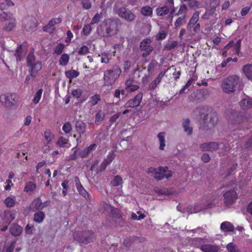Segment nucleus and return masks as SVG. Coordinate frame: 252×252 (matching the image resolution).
Wrapping results in <instances>:
<instances>
[{
    "label": "nucleus",
    "instance_id": "9d476101",
    "mask_svg": "<svg viewBox=\"0 0 252 252\" xmlns=\"http://www.w3.org/2000/svg\"><path fill=\"white\" fill-rule=\"evenodd\" d=\"M241 46V40L239 39L236 43L233 40H231L229 43L225 45L224 49L226 50L222 53V56L223 57H226L227 56V50L230 48H233L235 51V54L239 55L240 53Z\"/></svg>",
    "mask_w": 252,
    "mask_h": 252
},
{
    "label": "nucleus",
    "instance_id": "f03ea898",
    "mask_svg": "<svg viewBox=\"0 0 252 252\" xmlns=\"http://www.w3.org/2000/svg\"><path fill=\"white\" fill-rule=\"evenodd\" d=\"M122 73V70L117 65H113L111 68L107 69L104 72L103 80L104 84L111 86L118 81Z\"/></svg>",
    "mask_w": 252,
    "mask_h": 252
},
{
    "label": "nucleus",
    "instance_id": "c9c22d12",
    "mask_svg": "<svg viewBox=\"0 0 252 252\" xmlns=\"http://www.w3.org/2000/svg\"><path fill=\"white\" fill-rule=\"evenodd\" d=\"M44 138L47 141V144H50L54 138V135L49 130H46L44 133Z\"/></svg>",
    "mask_w": 252,
    "mask_h": 252
},
{
    "label": "nucleus",
    "instance_id": "b1692460",
    "mask_svg": "<svg viewBox=\"0 0 252 252\" xmlns=\"http://www.w3.org/2000/svg\"><path fill=\"white\" fill-rule=\"evenodd\" d=\"M23 228L18 224H14L10 227V232L11 234L15 236H19L22 231Z\"/></svg>",
    "mask_w": 252,
    "mask_h": 252
},
{
    "label": "nucleus",
    "instance_id": "bf43d9fd",
    "mask_svg": "<svg viewBox=\"0 0 252 252\" xmlns=\"http://www.w3.org/2000/svg\"><path fill=\"white\" fill-rule=\"evenodd\" d=\"M71 94L73 97L78 98L82 95V91L80 89H73L72 90Z\"/></svg>",
    "mask_w": 252,
    "mask_h": 252
},
{
    "label": "nucleus",
    "instance_id": "09e8293b",
    "mask_svg": "<svg viewBox=\"0 0 252 252\" xmlns=\"http://www.w3.org/2000/svg\"><path fill=\"white\" fill-rule=\"evenodd\" d=\"M68 142V139L64 137H60L57 142V145L60 147H64Z\"/></svg>",
    "mask_w": 252,
    "mask_h": 252
},
{
    "label": "nucleus",
    "instance_id": "7c9ffc66",
    "mask_svg": "<svg viewBox=\"0 0 252 252\" xmlns=\"http://www.w3.org/2000/svg\"><path fill=\"white\" fill-rule=\"evenodd\" d=\"M169 12V8L166 5L158 7L156 9V13L158 16H163L168 14Z\"/></svg>",
    "mask_w": 252,
    "mask_h": 252
},
{
    "label": "nucleus",
    "instance_id": "6e6552de",
    "mask_svg": "<svg viewBox=\"0 0 252 252\" xmlns=\"http://www.w3.org/2000/svg\"><path fill=\"white\" fill-rule=\"evenodd\" d=\"M0 18L1 20L10 21L5 27V31H11L16 26V19L13 17L12 13L3 12L0 14Z\"/></svg>",
    "mask_w": 252,
    "mask_h": 252
},
{
    "label": "nucleus",
    "instance_id": "c85d7f7f",
    "mask_svg": "<svg viewBox=\"0 0 252 252\" xmlns=\"http://www.w3.org/2000/svg\"><path fill=\"white\" fill-rule=\"evenodd\" d=\"M14 54L16 57V60L17 61H21L23 59L26 55V52L23 49L22 45L18 47L16 53Z\"/></svg>",
    "mask_w": 252,
    "mask_h": 252
},
{
    "label": "nucleus",
    "instance_id": "8fccbe9b",
    "mask_svg": "<svg viewBox=\"0 0 252 252\" xmlns=\"http://www.w3.org/2000/svg\"><path fill=\"white\" fill-rule=\"evenodd\" d=\"M137 239L135 237H130L126 238L124 241V244L126 247H129L132 245L133 243Z\"/></svg>",
    "mask_w": 252,
    "mask_h": 252
},
{
    "label": "nucleus",
    "instance_id": "423d86ee",
    "mask_svg": "<svg viewBox=\"0 0 252 252\" xmlns=\"http://www.w3.org/2000/svg\"><path fill=\"white\" fill-rule=\"evenodd\" d=\"M223 196V203L228 208L234 204L238 199V194L236 191L234 190H230L224 192Z\"/></svg>",
    "mask_w": 252,
    "mask_h": 252
},
{
    "label": "nucleus",
    "instance_id": "4468645a",
    "mask_svg": "<svg viewBox=\"0 0 252 252\" xmlns=\"http://www.w3.org/2000/svg\"><path fill=\"white\" fill-rule=\"evenodd\" d=\"M143 98V93H139L133 98L129 99L126 104V107L135 108L139 105Z\"/></svg>",
    "mask_w": 252,
    "mask_h": 252
},
{
    "label": "nucleus",
    "instance_id": "412c9836",
    "mask_svg": "<svg viewBox=\"0 0 252 252\" xmlns=\"http://www.w3.org/2000/svg\"><path fill=\"white\" fill-rule=\"evenodd\" d=\"M96 145L95 143L92 144L88 146L84 150L81 151L80 152V157L81 158H85L88 156L93 150L96 147Z\"/></svg>",
    "mask_w": 252,
    "mask_h": 252
},
{
    "label": "nucleus",
    "instance_id": "dca6fc26",
    "mask_svg": "<svg viewBox=\"0 0 252 252\" xmlns=\"http://www.w3.org/2000/svg\"><path fill=\"white\" fill-rule=\"evenodd\" d=\"M49 204L48 201L43 203L40 198L35 199L31 203V206L33 211L42 210Z\"/></svg>",
    "mask_w": 252,
    "mask_h": 252
},
{
    "label": "nucleus",
    "instance_id": "f3484780",
    "mask_svg": "<svg viewBox=\"0 0 252 252\" xmlns=\"http://www.w3.org/2000/svg\"><path fill=\"white\" fill-rule=\"evenodd\" d=\"M200 118L202 119L204 124L208 123L212 126H214L217 124L218 119L216 115L214 114H207L203 115L202 114H200Z\"/></svg>",
    "mask_w": 252,
    "mask_h": 252
},
{
    "label": "nucleus",
    "instance_id": "2eb2a0df",
    "mask_svg": "<svg viewBox=\"0 0 252 252\" xmlns=\"http://www.w3.org/2000/svg\"><path fill=\"white\" fill-rule=\"evenodd\" d=\"M28 66L29 67V71L30 76L34 79L38 72L41 69L42 64L40 61H36V63Z\"/></svg>",
    "mask_w": 252,
    "mask_h": 252
},
{
    "label": "nucleus",
    "instance_id": "f257e3e1",
    "mask_svg": "<svg viewBox=\"0 0 252 252\" xmlns=\"http://www.w3.org/2000/svg\"><path fill=\"white\" fill-rule=\"evenodd\" d=\"M221 87L224 93L229 94L235 92L236 89L242 90L243 84L239 76L232 75L223 80Z\"/></svg>",
    "mask_w": 252,
    "mask_h": 252
},
{
    "label": "nucleus",
    "instance_id": "473e14b6",
    "mask_svg": "<svg viewBox=\"0 0 252 252\" xmlns=\"http://www.w3.org/2000/svg\"><path fill=\"white\" fill-rule=\"evenodd\" d=\"M100 101V96L98 94H95L90 97L88 103L92 107L96 105Z\"/></svg>",
    "mask_w": 252,
    "mask_h": 252
},
{
    "label": "nucleus",
    "instance_id": "79ce46f5",
    "mask_svg": "<svg viewBox=\"0 0 252 252\" xmlns=\"http://www.w3.org/2000/svg\"><path fill=\"white\" fill-rule=\"evenodd\" d=\"M4 203L7 207H12L14 206L16 203L15 198L7 197L4 201Z\"/></svg>",
    "mask_w": 252,
    "mask_h": 252
},
{
    "label": "nucleus",
    "instance_id": "c756f323",
    "mask_svg": "<svg viewBox=\"0 0 252 252\" xmlns=\"http://www.w3.org/2000/svg\"><path fill=\"white\" fill-rule=\"evenodd\" d=\"M36 188V183L32 181H29L26 184L24 191L26 192L33 191Z\"/></svg>",
    "mask_w": 252,
    "mask_h": 252
},
{
    "label": "nucleus",
    "instance_id": "aec40b11",
    "mask_svg": "<svg viewBox=\"0 0 252 252\" xmlns=\"http://www.w3.org/2000/svg\"><path fill=\"white\" fill-rule=\"evenodd\" d=\"M240 105L241 108L243 110H248L252 107V99L248 96H246V97L243 98L240 102Z\"/></svg>",
    "mask_w": 252,
    "mask_h": 252
},
{
    "label": "nucleus",
    "instance_id": "680f3d73",
    "mask_svg": "<svg viewBox=\"0 0 252 252\" xmlns=\"http://www.w3.org/2000/svg\"><path fill=\"white\" fill-rule=\"evenodd\" d=\"M89 52V48L86 46H82L78 51V53L79 55H86Z\"/></svg>",
    "mask_w": 252,
    "mask_h": 252
},
{
    "label": "nucleus",
    "instance_id": "bb28decb",
    "mask_svg": "<svg viewBox=\"0 0 252 252\" xmlns=\"http://www.w3.org/2000/svg\"><path fill=\"white\" fill-rule=\"evenodd\" d=\"M220 229L224 232H232L234 230V226L228 221H224L220 225Z\"/></svg>",
    "mask_w": 252,
    "mask_h": 252
},
{
    "label": "nucleus",
    "instance_id": "052dcab7",
    "mask_svg": "<svg viewBox=\"0 0 252 252\" xmlns=\"http://www.w3.org/2000/svg\"><path fill=\"white\" fill-rule=\"evenodd\" d=\"M81 4L85 9H89L92 7V3L90 0H82Z\"/></svg>",
    "mask_w": 252,
    "mask_h": 252
},
{
    "label": "nucleus",
    "instance_id": "de8ad7c7",
    "mask_svg": "<svg viewBox=\"0 0 252 252\" xmlns=\"http://www.w3.org/2000/svg\"><path fill=\"white\" fill-rule=\"evenodd\" d=\"M64 48V44L62 43H59L55 47L54 49V53L57 55H60L61 54Z\"/></svg>",
    "mask_w": 252,
    "mask_h": 252
},
{
    "label": "nucleus",
    "instance_id": "4be33fe9",
    "mask_svg": "<svg viewBox=\"0 0 252 252\" xmlns=\"http://www.w3.org/2000/svg\"><path fill=\"white\" fill-rule=\"evenodd\" d=\"M45 218V215L42 211H38L34 214L33 220L37 223H42Z\"/></svg>",
    "mask_w": 252,
    "mask_h": 252
},
{
    "label": "nucleus",
    "instance_id": "5fc2aeb1",
    "mask_svg": "<svg viewBox=\"0 0 252 252\" xmlns=\"http://www.w3.org/2000/svg\"><path fill=\"white\" fill-rule=\"evenodd\" d=\"M178 41H172L171 42L166 43L165 45V48L168 50H171L175 48L178 45Z\"/></svg>",
    "mask_w": 252,
    "mask_h": 252
},
{
    "label": "nucleus",
    "instance_id": "a878e982",
    "mask_svg": "<svg viewBox=\"0 0 252 252\" xmlns=\"http://www.w3.org/2000/svg\"><path fill=\"white\" fill-rule=\"evenodd\" d=\"M183 127L184 131L186 132L188 135H191L192 132V128L190 126V121L189 119H186L183 122Z\"/></svg>",
    "mask_w": 252,
    "mask_h": 252
},
{
    "label": "nucleus",
    "instance_id": "a211bd4d",
    "mask_svg": "<svg viewBox=\"0 0 252 252\" xmlns=\"http://www.w3.org/2000/svg\"><path fill=\"white\" fill-rule=\"evenodd\" d=\"M200 250L203 252H218L220 247L215 244H204L201 245Z\"/></svg>",
    "mask_w": 252,
    "mask_h": 252
},
{
    "label": "nucleus",
    "instance_id": "49530a36",
    "mask_svg": "<svg viewBox=\"0 0 252 252\" xmlns=\"http://www.w3.org/2000/svg\"><path fill=\"white\" fill-rule=\"evenodd\" d=\"M72 126L69 122H67L63 126L62 129L65 134L69 133L72 130Z\"/></svg>",
    "mask_w": 252,
    "mask_h": 252
},
{
    "label": "nucleus",
    "instance_id": "338daca9",
    "mask_svg": "<svg viewBox=\"0 0 252 252\" xmlns=\"http://www.w3.org/2000/svg\"><path fill=\"white\" fill-rule=\"evenodd\" d=\"M62 19L61 18H52L49 22V25L55 27V26L58 24H60L62 22Z\"/></svg>",
    "mask_w": 252,
    "mask_h": 252
},
{
    "label": "nucleus",
    "instance_id": "f704fd0d",
    "mask_svg": "<svg viewBox=\"0 0 252 252\" xmlns=\"http://www.w3.org/2000/svg\"><path fill=\"white\" fill-rule=\"evenodd\" d=\"M111 215L112 217L119 219L120 221L123 220V218L119 210L117 208L111 207Z\"/></svg>",
    "mask_w": 252,
    "mask_h": 252
},
{
    "label": "nucleus",
    "instance_id": "39448f33",
    "mask_svg": "<svg viewBox=\"0 0 252 252\" xmlns=\"http://www.w3.org/2000/svg\"><path fill=\"white\" fill-rule=\"evenodd\" d=\"M117 14L118 16L127 22H134L136 16L134 11L126 7H121L118 9Z\"/></svg>",
    "mask_w": 252,
    "mask_h": 252
},
{
    "label": "nucleus",
    "instance_id": "9b49d317",
    "mask_svg": "<svg viewBox=\"0 0 252 252\" xmlns=\"http://www.w3.org/2000/svg\"><path fill=\"white\" fill-rule=\"evenodd\" d=\"M106 32L108 35L112 36L117 33L119 32L118 23L111 19H108L106 21Z\"/></svg>",
    "mask_w": 252,
    "mask_h": 252
},
{
    "label": "nucleus",
    "instance_id": "f8f14e48",
    "mask_svg": "<svg viewBox=\"0 0 252 252\" xmlns=\"http://www.w3.org/2000/svg\"><path fill=\"white\" fill-rule=\"evenodd\" d=\"M151 40L150 39H144L140 43V48L142 51H143L142 56L145 58L149 56L153 50V47L150 44Z\"/></svg>",
    "mask_w": 252,
    "mask_h": 252
},
{
    "label": "nucleus",
    "instance_id": "e2e57ef3",
    "mask_svg": "<svg viewBox=\"0 0 252 252\" xmlns=\"http://www.w3.org/2000/svg\"><path fill=\"white\" fill-rule=\"evenodd\" d=\"M114 158L115 155L114 152H111L108 153L106 158L104 160L109 165L114 159Z\"/></svg>",
    "mask_w": 252,
    "mask_h": 252
},
{
    "label": "nucleus",
    "instance_id": "0eeeda50",
    "mask_svg": "<svg viewBox=\"0 0 252 252\" xmlns=\"http://www.w3.org/2000/svg\"><path fill=\"white\" fill-rule=\"evenodd\" d=\"M199 14L200 12L198 11H196L192 15L187 26L188 29H192V31L195 33L198 32L200 31V25L198 23L199 19Z\"/></svg>",
    "mask_w": 252,
    "mask_h": 252
},
{
    "label": "nucleus",
    "instance_id": "c03bdc74",
    "mask_svg": "<svg viewBox=\"0 0 252 252\" xmlns=\"http://www.w3.org/2000/svg\"><path fill=\"white\" fill-rule=\"evenodd\" d=\"M104 118V115L103 114L101 113L100 111L97 112L95 115V124L97 125H99L103 120Z\"/></svg>",
    "mask_w": 252,
    "mask_h": 252
},
{
    "label": "nucleus",
    "instance_id": "6e6d98bb",
    "mask_svg": "<svg viewBox=\"0 0 252 252\" xmlns=\"http://www.w3.org/2000/svg\"><path fill=\"white\" fill-rule=\"evenodd\" d=\"M91 31L92 27L91 25H85L82 29V33L85 35H88L91 33Z\"/></svg>",
    "mask_w": 252,
    "mask_h": 252
},
{
    "label": "nucleus",
    "instance_id": "72a5a7b5",
    "mask_svg": "<svg viewBox=\"0 0 252 252\" xmlns=\"http://www.w3.org/2000/svg\"><path fill=\"white\" fill-rule=\"evenodd\" d=\"M165 132H159L158 135V137L160 143L159 148L160 150H163L165 146Z\"/></svg>",
    "mask_w": 252,
    "mask_h": 252
},
{
    "label": "nucleus",
    "instance_id": "5701e85b",
    "mask_svg": "<svg viewBox=\"0 0 252 252\" xmlns=\"http://www.w3.org/2000/svg\"><path fill=\"white\" fill-rule=\"evenodd\" d=\"M243 71L246 77L252 80V64H247L243 67Z\"/></svg>",
    "mask_w": 252,
    "mask_h": 252
},
{
    "label": "nucleus",
    "instance_id": "864d4df0",
    "mask_svg": "<svg viewBox=\"0 0 252 252\" xmlns=\"http://www.w3.org/2000/svg\"><path fill=\"white\" fill-rule=\"evenodd\" d=\"M226 248L228 252H240L239 250L232 243L228 244Z\"/></svg>",
    "mask_w": 252,
    "mask_h": 252
},
{
    "label": "nucleus",
    "instance_id": "a18cd8bd",
    "mask_svg": "<svg viewBox=\"0 0 252 252\" xmlns=\"http://www.w3.org/2000/svg\"><path fill=\"white\" fill-rule=\"evenodd\" d=\"M43 90L42 89H39L35 93V95L32 99V101L34 104H37L41 97Z\"/></svg>",
    "mask_w": 252,
    "mask_h": 252
},
{
    "label": "nucleus",
    "instance_id": "13d9d810",
    "mask_svg": "<svg viewBox=\"0 0 252 252\" xmlns=\"http://www.w3.org/2000/svg\"><path fill=\"white\" fill-rule=\"evenodd\" d=\"M101 18V13H96L92 19L90 25H94L98 23Z\"/></svg>",
    "mask_w": 252,
    "mask_h": 252
},
{
    "label": "nucleus",
    "instance_id": "1a4fd4ad",
    "mask_svg": "<svg viewBox=\"0 0 252 252\" xmlns=\"http://www.w3.org/2000/svg\"><path fill=\"white\" fill-rule=\"evenodd\" d=\"M18 101V97L15 94H4L0 96V101L7 107L14 105V102Z\"/></svg>",
    "mask_w": 252,
    "mask_h": 252
},
{
    "label": "nucleus",
    "instance_id": "69168bd1",
    "mask_svg": "<svg viewBox=\"0 0 252 252\" xmlns=\"http://www.w3.org/2000/svg\"><path fill=\"white\" fill-rule=\"evenodd\" d=\"M205 92H199L197 93L196 94L194 93L193 94L196 98V100L198 101H203L204 99Z\"/></svg>",
    "mask_w": 252,
    "mask_h": 252
},
{
    "label": "nucleus",
    "instance_id": "603ef678",
    "mask_svg": "<svg viewBox=\"0 0 252 252\" xmlns=\"http://www.w3.org/2000/svg\"><path fill=\"white\" fill-rule=\"evenodd\" d=\"M36 63L35 58L33 53H29L27 57V65L29 66Z\"/></svg>",
    "mask_w": 252,
    "mask_h": 252
},
{
    "label": "nucleus",
    "instance_id": "393cba45",
    "mask_svg": "<svg viewBox=\"0 0 252 252\" xmlns=\"http://www.w3.org/2000/svg\"><path fill=\"white\" fill-rule=\"evenodd\" d=\"M86 125L82 121H76L75 124L76 130L78 133H79L80 136L82 134H83L85 131Z\"/></svg>",
    "mask_w": 252,
    "mask_h": 252
},
{
    "label": "nucleus",
    "instance_id": "4c0bfd02",
    "mask_svg": "<svg viewBox=\"0 0 252 252\" xmlns=\"http://www.w3.org/2000/svg\"><path fill=\"white\" fill-rule=\"evenodd\" d=\"M69 60V55L67 54H63L59 60V64L62 66H66L68 63Z\"/></svg>",
    "mask_w": 252,
    "mask_h": 252
},
{
    "label": "nucleus",
    "instance_id": "774afa93",
    "mask_svg": "<svg viewBox=\"0 0 252 252\" xmlns=\"http://www.w3.org/2000/svg\"><path fill=\"white\" fill-rule=\"evenodd\" d=\"M167 36L166 32L164 31H162L160 32H159L156 35V39L158 40H160L164 39L166 38Z\"/></svg>",
    "mask_w": 252,
    "mask_h": 252
},
{
    "label": "nucleus",
    "instance_id": "cd10ccee",
    "mask_svg": "<svg viewBox=\"0 0 252 252\" xmlns=\"http://www.w3.org/2000/svg\"><path fill=\"white\" fill-rule=\"evenodd\" d=\"M140 12L144 16L152 17L153 15V8L149 5L142 7Z\"/></svg>",
    "mask_w": 252,
    "mask_h": 252
},
{
    "label": "nucleus",
    "instance_id": "6ab92c4d",
    "mask_svg": "<svg viewBox=\"0 0 252 252\" xmlns=\"http://www.w3.org/2000/svg\"><path fill=\"white\" fill-rule=\"evenodd\" d=\"M200 149L203 151H215L218 149V144L215 142L205 143L200 145Z\"/></svg>",
    "mask_w": 252,
    "mask_h": 252
},
{
    "label": "nucleus",
    "instance_id": "a19ab883",
    "mask_svg": "<svg viewBox=\"0 0 252 252\" xmlns=\"http://www.w3.org/2000/svg\"><path fill=\"white\" fill-rule=\"evenodd\" d=\"M220 3V0H210L209 11H211L214 13L216 10V8Z\"/></svg>",
    "mask_w": 252,
    "mask_h": 252
},
{
    "label": "nucleus",
    "instance_id": "7ed1b4c3",
    "mask_svg": "<svg viewBox=\"0 0 252 252\" xmlns=\"http://www.w3.org/2000/svg\"><path fill=\"white\" fill-rule=\"evenodd\" d=\"M147 172L149 174H152L154 178L157 180H160L163 178L168 179L172 175V172L168 170L167 167L163 168L159 166L158 168L151 167L148 168Z\"/></svg>",
    "mask_w": 252,
    "mask_h": 252
},
{
    "label": "nucleus",
    "instance_id": "e433bc0d",
    "mask_svg": "<svg viewBox=\"0 0 252 252\" xmlns=\"http://www.w3.org/2000/svg\"><path fill=\"white\" fill-rule=\"evenodd\" d=\"M14 3L11 0H5L0 4V9L1 10H6L9 6H13Z\"/></svg>",
    "mask_w": 252,
    "mask_h": 252
},
{
    "label": "nucleus",
    "instance_id": "20e7f679",
    "mask_svg": "<svg viewBox=\"0 0 252 252\" xmlns=\"http://www.w3.org/2000/svg\"><path fill=\"white\" fill-rule=\"evenodd\" d=\"M74 239L80 243L88 244L94 239V234L92 231L85 230L83 232H75L73 234Z\"/></svg>",
    "mask_w": 252,
    "mask_h": 252
},
{
    "label": "nucleus",
    "instance_id": "ea45409f",
    "mask_svg": "<svg viewBox=\"0 0 252 252\" xmlns=\"http://www.w3.org/2000/svg\"><path fill=\"white\" fill-rule=\"evenodd\" d=\"M191 244L195 247L199 248L201 245H204V239L201 238H194L191 240Z\"/></svg>",
    "mask_w": 252,
    "mask_h": 252
},
{
    "label": "nucleus",
    "instance_id": "3c124183",
    "mask_svg": "<svg viewBox=\"0 0 252 252\" xmlns=\"http://www.w3.org/2000/svg\"><path fill=\"white\" fill-rule=\"evenodd\" d=\"M187 10V6L185 4H183L180 6L179 9L177 13L175 14V16H179L184 14V15L186 16Z\"/></svg>",
    "mask_w": 252,
    "mask_h": 252
},
{
    "label": "nucleus",
    "instance_id": "58836bf2",
    "mask_svg": "<svg viewBox=\"0 0 252 252\" xmlns=\"http://www.w3.org/2000/svg\"><path fill=\"white\" fill-rule=\"evenodd\" d=\"M123 184V180L121 176L117 175L111 181L110 184L114 187H118Z\"/></svg>",
    "mask_w": 252,
    "mask_h": 252
},
{
    "label": "nucleus",
    "instance_id": "2f4dec72",
    "mask_svg": "<svg viewBox=\"0 0 252 252\" xmlns=\"http://www.w3.org/2000/svg\"><path fill=\"white\" fill-rule=\"evenodd\" d=\"M65 76L71 81L72 79L77 77L79 72L75 70L71 69L65 72Z\"/></svg>",
    "mask_w": 252,
    "mask_h": 252
},
{
    "label": "nucleus",
    "instance_id": "37998d69",
    "mask_svg": "<svg viewBox=\"0 0 252 252\" xmlns=\"http://www.w3.org/2000/svg\"><path fill=\"white\" fill-rule=\"evenodd\" d=\"M247 121V118L246 115L242 114L241 113H239L237 115V117L235 122L237 124H241L242 123H244Z\"/></svg>",
    "mask_w": 252,
    "mask_h": 252
},
{
    "label": "nucleus",
    "instance_id": "0e129e2a",
    "mask_svg": "<svg viewBox=\"0 0 252 252\" xmlns=\"http://www.w3.org/2000/svg\"><path fill=\"white\" fill-rule=\"evenodd\" d=\"M185 18V16L184 15L183 17H178L176 20L174 26L176 28H177L179 27H180L183 25V21Z\"/></svg>",
    "mask_w": 252,
    "mask_h": 252
},
{
    "label": "nucleus",
    "instance_id": "ddd939ff",
    "mask_svg": "<svg viewBox=\"0 0 252 252\" xmlns=\"http://www.w3.org/2000/svg\"><path fill=\"white\" fill-rule=\"evenodd\" d=\"M170 67L164 70V71H161L158 75V76L155 79V80L152 82L148 86V90L154 91L161 82L162 79L164 76L165 73L170 69Z\"/></svg>",
    "mask_w": 252,
    "mask_h": 252
},
{
    "label": "nucleus",
    "instance_id": "4d7b16f0",
    "mask_svg": "<svg viewBox=\"0 0 252 252\" xmlns=\"http://www.w3.org/2000/svg\"><path fill=\"white\" fill-rule=\"evenodd\" d=\"M42 29L44 32H46L50 33H53L55 30V28L51 25H50L49 23H48L47 25L43 27Z\"/></svg>",
    "mask_w": 252,
    "mask_h": 252
}]
</instances>
